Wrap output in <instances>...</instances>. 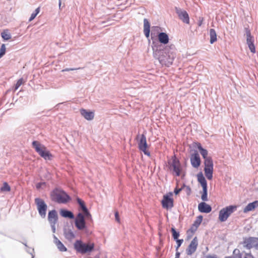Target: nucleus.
I'll list each match as a JSON object with an SVG mask.
<instances>
[{"mask_svg": "<svg viewBox=\"0 0 258 258\" xmlns=\"http://www.w3.org/2000/svg\"><path fill=\"white\" fill-rule=\"evenodd\" d=\"M151 46L154 57L157 59L162 65L169 67L172 64L175 55L169 49L173 50L174 48V45H170L169 46H166L164 47L163 45L159 44L158 42L154 41Z\"/></svg>", "mask_w": 258, "mask_h": 258, "instance_id": "nucleus-1", "label": "nucleus"}, {"mask_svg": "<svg viewBox=\"0 0 258 258\" xmlns=\"http://www.w3.org/2000/svg\"><path fill=\"white\" fill-rule=\"evenodd\" d=\"M52 201L58 204H66L71 200L70 196L60 188L55 187L50 193Z\"/></svg>", "mask_w": 258, "mask_h": 258, "instance_id": "nucleus-2", "label": "nucleus"}, {"mask_svg": "<svg viewBox=\"0 0 258 258\" xmlns=\"http://www.w3.org/2000/svg\"><path fill=\"white\" fill-rule=\"evenodd\" d=\"M74 223L76 227L80 231H83L85 233L88 234L90 233L87 227L89 223L92 221H88L86 218L85 214L79 212L74 218Z\"/></svg>", "mask_w": 258, "mask_h": 258, "instance_id": "nucleus-3", "label": "nucleus"}, {"mask_svg": "<svg viewBox=\"0 0 258 258\" xmlns=\"http://www.w3.org/2000/svg\"><path fill=\"white\" fill-rule=\"evenodd\" d=\"M74 247L77 252L85 254L93 251L94 244L91 242L85 243L81 240H77L74 244Z\"/></svg>", "mask_w": 258, "mask_h": 258, "instance_id": "nucleus-4", "label": "nucleus"}, {"mask_svg": "<svg viewBox=\"0 0 258 258\" xmlns=\"http://www.w3.org/2000/svg\"><path fill=\"white\" fill-rule=\"evenodd\" d=\"M32 146L41 157L45 160H50L51 159L52 155L44 145L37 141H33L32 143Z\"/></svg>", "mask_w": 258, "mask_h": 258, "instance_id": "nucleus-5", "label": "nucleus"}, {"mask_svg": "<svg viewBox=\"0 0 258 258\" xmlns=\"http://www.w3.org/2000/svg\"><path fill=\"white\" fill-rule=\"evenodd\" d=\"M198 182L201 184L203 188V192L201 196V199L203 201H207L208 199V185L207 180L202 172L197 174Z\"/></svg>", "mask_w": 258, "mask_h": 258, "instance_id": "nucleus-6", "label": "nucleus"}, {"mask_svg": "<svg viewBox=\"0 0 258 258\" xmlns=\"http://www.w3.org/2000/svg\"><path fill=\"white\" fill-rule=\"evenodd\" d=\"M35 204L37 207L39 216L42 218H45L46 216V212L47 210V205L45 201L41 198H36L34 200Z\"/></svg>", "mask_w": 258, "mask_h": 258, "instance_id": "nucleus-7", "label": "nucleus"}, {"mask_svg": "<svg viewBox=\"0 0 258 258\" xmlns=\"http://www.w3.org/2000/svg\"><path fill=\"white\" fill-rule=\"evenodd\" d=\"M236 209V206L230 205L222 209L219 214V219L221 222H225L230 215Z\"/></svg>", "mask_w": 258, "mask_h": 258, "instance_id": "nucleus-8", "label": "nucleus"}, {"mask_svg": "<svg viewBox=\"0 0 258 258\" xmlns=\"http://www.w3.org/2000/svg\"><path fill=\"white\" fill-rule=\"evenodd\" d=\"M169 169L173 171L176 176H180L181 172V166L179 160L174 155L172 157V161L168 162Z\"/></svg>", "mask_w": 258, "mask_h": 258, "instance_id": "nucleus-9", "label": "nucleus"}, {"mask_svg": "<svg viewBox=\"0 0 258 258\" xmlns=\"http://www.w3.org/2000/svg\"><path fill=\"white\" fill-rule=\"evenodd\" d=\"M204 172L206 177L209 180L213 178L214 164L211 157L204 160Z\"/></svg>", "mask_w": 258, "mask_h": 258, "instance_id": "nucleus-10", "label": "nucleus"}, {"mask_svg": "<svg viewBox=\"0 0 258 258\" xmlns=\"http://www.w3.org/2000/svg\"><path fill=\"white\" fill-rule=\"evenodd\" d=\"M244 247L247 249L255 248L258 249V237H249L243 238L242 242Z\"/></svg>", "mask_w": 258, "mask_h": 258, "instance_id": "nucleus-11", "label": "nucleus"}, {"mask_svg": "<svg viewBox=\"0 0 258 258\" xmlns=\"http://www.w3.org/2000/svg\"><path fill=\"white\" fill-rule=\"evenodd\" d=\"M245 35L246 36V44L247 45L251 52H255V47L254 44V38L251 35L250 30L248 28H245Z\"/></svg>", "mask_w": 258, "mask_h": 258, "instance_id": "nucleus-12", "label": "nucleus"}, {"mask_svg": "<svg viewBox=\"0 0 258 258\" xmlns=\"http://www.w3.org/2000/svg\"><path fill=\"white\" fill-rule=\"evenodd\" d=\"M172 193L170 192L163 196V199L161 201L162 207L167 210L170 209L173 207V199L171 198Z\"/></svg>", "mask_w": 258, "mask_h": 258, "instance_id": "nucleus-13", "label": "nucleus"}, {"mask_svg": "<svg viewBox=\"0 0 258 258\" xmlns=\"http://www.w3.org/2000/svg\"><path fill=\"white\" fill-rule=\"evenodd\" d=\"M175 13L177 15L178 18L183 23L186 24H189L190 20L189 16L187 12L184 10L179 8H175Z\"/></svg>", "mask_w": 258, "mask_h": 258, "instance_id": "nucleus-14", "label": "nucleus"}, {"mask_svg": "<svg viewBox=\"0 0 258 258\" xmlns=\"http://www.w3.org/2000/svg\"><path fill=\"white\" fill-rule=\"evenodd\" d=\"M77 202L80 206V210H81L83 212L82 213L85 214L86 216L87 220L88 221H93L92 216L87 207L86 206L85 202L78 197L77 198Z\"/></svg>", "mask_w": 258, "mask_h": 258, "instance_id": "nucleus-15", "label": "nucleus"}, {"mask_svg": "<svg viewBox=\"0 0 258 258\" xmlns=\"http://www.w3.org/2000/svg\"><path fill=\"white\" fill-rule=\"evenodd\" d=\"M198 245V241L197 237H195L191 240L190 244L188 246L187 249H186V254L188 255H191V254H192L196 251Z\"/></svg>", "mask_w": 258, "mask_h": 258, "instance_id": "nucleus-16", "label": "nucleus"}, {"mask_svg": "<svg viewBox=\"0 0 258 258\" xmlns=\"http://www.w3.org/2000/svg\"><path fill=\"white\" fill-rule=\"evenodd\" d=\"M190 163L192 166L196 168H198L200 166L201 160L197 151H195V152L191 154L190 157Z\"/></svg>", "mask_w": 258, "mask_h": 258, "instance_id": "nucleus-17", "label": "nucleus"}, {"mask_svg": "<svg viewBox=\"0 0 258 258\" xmlns=\"http://www.w3.org/2000/svg\"><path fill=\"white\" fill-rule=\"evenodd\" d=\"M158 38L157 39L159 44L165 45L169 42V36L165 32H159L157 35Z\"/></svg>", "mask_w": 258, "mask_h": 258, "instance_id": "nucleus-18", "label": "nucleus"}, {"mask_svg": "<svg viewBox=\"0 0 258 258\" xmlns=\"http://www.w3.org/2000/svg\"><path fill=\"white\" fill-rule=\"evenodd\" d=\"M194 147L199 150L204 160L210 158V157H208V151L203 148L201 143L199 142H195L194 143Z\"/></svg>", "mask_w": 258, "mask_h": 258, "instance_id": "nucleus-19", "label": "nucleus"}, {"mask_svg": "<svg viewBox=\"0 0 258 258\" xmlns=\"http://www.w3.org/2000/svg\"><path fill=\"white\" fill-rule=\"evenodd\" d=\"M204 202H201L199 204V211L201 213H209L212 211V207Z\"/></svg>", "mask_w": 258, "mask_h": 258, "instance_id": "nucleus-20", "label": "nucleus"}, {"mask_svg": "<svg viewBox=\"0 0 258 258\" xmlns=\"http://www.w3.org/2000/svg\"><path fill=\"white\" fill-rule=\"evenodd\" d=\"M150 23L146 18L144 19V33L146 37L148 39L149 42H150Z\"/></svg>", "mask_w": 258, "mask_h": 258, "instance_id": "nucleus-21", "label": "nucleus"}, {"mask_svg": "<svg viewBox=\"0 0 258 258\" xmlns=\"http://www.w3.org/2000/svg\"><path fill=\"white\" fill-rule=\"evenodd\" d=\"M48 220L49 223H57L58 215L55 210L49 211L48 213Z\"/></svg>", "mask_w": 258, "mask_h": 258, "instance_id": "nucleus-22", "label": "nucleus"}, {"mask_svg": "<svg viewBox=\"0 0 258 258\" xmlns=\"http://www.w3.org/2000/svg\"><path fill=\"white\" fill-rule=\"evenodd\" d=\"M80 113L82 116L88 120H91L94 118V113L91 111L81 109H80Z\"/></svg>", "mask_w": 258, "mask_h": 258, "instance_id": "nucleus-23", "label": "nucleus"}, {"mask_svg": "<svg viewBox=\"0 0 258 258\" xmlns=\"http://www.w3.org/2000/svg\"><path fill=\"white\" fill-rule=\"evenodd\" d=\"M63 234L65 238L70 241L76 237L75 234L72 229L70 228H64L63 229Z\"/></svg>", "mask_w": 258, "mask_h": 258, "instance_id": "nucleus-24", "label": "nucleus"}, {"mask_svg": "<svg viewBox=\"0 0 258 258\" xmlns=\"http://www.w3.org/2000/svg\"><path fill=\"white\" fill-rule=\"evenodd\" d=\"M59 213L60 216L62 217L69 218L70 219H74L75 218V216L73 213L67 209H60Z\"/></svg>", "mask_w": 258, "mask_h": 258, "instance_id": "nucleus-25", "label": "nucleus"}, {"mask_svg": "<svg viewBox=\"0 0 258 258\" xmlns=\"http://www.w3.org/2000/svg\"><path fill=\"white\" fill-rule=\"evenodd\" d=\"M147 147L148 145L146 136L144 134H142L138 143V148L140 150L142 151V150L147 149Z\"/></svg>", "mask_w": 258, "mask_h": 258, "instance_id": "nucleus-26", "label": "nucleus"}, {"mask_svg": "<svg viewBox=\"0 0 258 258\" xmlns=\"http://www.w3.org/2000/svg\"><path fill=\"white\" fill-rule=\"evenodd\" d=\"M54 238V242L56 244L57 248L60 251H66L67 248L56 237L55 235H53Z\"/></svg>", "mask_w": 258, "mask_h": 258, "instance_id": "nucleus-27", "label": "nucleus"}, {"mask_svg": "<svg viewBox=\"0 0 258 258\" xmlns=\"http://www.w3.org/2000/svg\"><path fill=\"white\" fill-rule=\"evenodd\" d=\"M258 207V201H255L253 202L248 204V205L244 208V213H247L254 210Z\"/></svg>", "mask_w": 258, "mask_h": 258, "instance_id": "nucleus-28", "label": "nucleus"}, {"mask_svg": "<svg viewBox=\"0 0 258 258\" xmlns=\"http://www.w3.org/2000/svg\"><path fill=\"white\" fill-rule=\"evenodd\" d=\"M160 28L159 26H153L152 27L151 33V39L152 40V45H153V41L158 42L157 38H156L157 35L156 32H157V34L159 33V31Z\"/></svg>", "mask_w": 258, "mask_h": 258, "instance_id": "nucleus-29", "label": "nucleus"}, {"mask_svg": "<svg viewBox=\"0 0 258 258\" xmlns=\"http://www.w3.org/2000/svg\"><path fill=\"white\" fill-rule=\"evenodd\" d=\"M209 33H210V43L213 44L217 40V34H216V31L214 29H210Z\"/></svg>", "mask_w": 258, "mask_h": 258, "instance_id": "nucleus-30", "label": "nucleus"}, {"mask_svg": "<svg viewBox=\"0 0 258 258\" xmlns=\"http://www.w3.org/2000/svg\"><path fill=\"white\" fill-rule=\"evenodd\" d=\"M203 216L202 215L198 216L196 220L194 221V223L192 224L193 226L196 227V229H197L198 227L201 224L202 220H203Z\"/></svg>", "mask_w": 258, "mask_h": 258, "instance_id": "nucleus-31", "label": "nucleus"}, {"mask_svg": "<svg viewBox=\"0 0 258 258\" xmlns=\"http://www.w3.org/2000/svg\"><path fill=\"white\" fill-rule=\"evenodd\" d=\"M171 231L172 233V236L174 240H176L178 239V237L180 235L179 232L177 231L174 227H172L171 229Z\"/></svg>", "mask_w": 258, "mask_h": 258, "instance_id": "nucleus-32", "label": "nucleus"}, {"mask_svg": "<svg viewBox=\"0 0 258 258\" xmlns=\"http://www.w3.org/2000/svg\"><path fill=\"white\" fill-rule=\"evenodd\" d=\"M1 36L5 40H8L11 38V35L8 31H4L1 33Z\"/></svg>", "mask_w": 258, "mask_h": 258, "instance_id": "nucleus-33", "label": "nucleus"}, {"mask_svg": "<svg viewBox=\"0 0 258 258\" xmlns=\"http://www.w3.org/2000/svg\"><path fill=\"white\" fill-rule=\"evenodd\" d=\"M10 190L11 187L9 185V184L6 182H5L3 183V186L1 187V190L2 191H10Z\"/></svg>", "mask_w": 258, "mask_h": 258, "instance_id": "nucleus-34", "label": "nucleus"}, {"mask_svg": "<svg viewBox=\"0 0 258 258\" xmlns=\"http://www.w3.org/2000/svg\"><path fill=\"white\" fill-rule=\"evenodd\" d=\"M40 12V8L38 7L37 8V9H35V11L33 12L31 15V16L29 18V21H32L36 17V16L38 14V13H39Z\"/></svg>", "mask_w": 258, "mask_h": 258, "instance_id": "nucleus-35", "label": "nucleus"}, {"mask_svg": "<svg viewBox=\"0 0 258 258\" xmlns=\"http://www.w3.org/2000/svg\"><path fill=\"white\" fill-rule=\"evenodd\" d=\"M233 254L235 257L241 258L243 256L240 250L237 248L233 250Z\"/></svg>", "mask_w": 258, "mask_h": 258, "instance_id": "nucleus-36", "label": "nucleus"}, {"mask_svg": "<svg viewBox=\"0 0 258 258\" xmlns=\"http://www.w3.org/2000/svg\"><path fill=\"white\" fill-rule=\"evenodd\" d=\"M24 82L23 78L19 79L14 86V91H16Z\"/></svg>", "mask_w": 258, "mask_h": 258, "instance_id": "nucleus-37", "label": "nucleus"}, {"mask_svg": "<svg viewBox=\"0 0 258 258\" xmlns=\"http://www.w3.org/2000/svg\"><path fill=\"white\" fill-rule=\"evenodd\" d=\"M6 53V46L5 44H3L1 45L0 49V58L3 56Z\"/></svg>", "mask_w": 258, "mask_h": 258, "instance_id": "nucleus-38", "label": "nucleus"}, {"mask_svg": "<svg viewBox=\"0 0 258 258\" xmlns=\"http://www.w3.org/2000/svg\"><path fill=\"white\" fill-rule=\"evenodd\" d=\"M175 240L177 243V246H176V250H177L179 247L181 245L182 243H183V240L182 239H177Z\"/></svg>", "mask_w": 258, "mask_h": 258, "instance_id": "nucleus-39", "label": "nucleus"}, {"mask_svg": "<svg viewBox=\"0 0 258 258\" xmlns=\"http://www.w3.org/2000/svg\"><path fill=\"white\" fill-rule=\"evenodd\" d=\"M26 251L28 253H29L32 255V258L34 257V255L33 254L34 252V248H31L30 247H27Z\"/></svg>", "mask_w": 258, "mask_h": 258, "instance_id": "nucleus-40", "label": "nucleus"}, {"mask_svg": "<svg viewBox=\"0 0 258 258\" xmlns=\"http://www.w3.org/2000/svg\"><path fill=\"white\" fill-rule=\"evenodd\" d=\"M204 21V18L202 17H200L198 20V25L199 27H201L203 23V21Z\"/></svg>", "mask_w": 258, "mask_h": 258, "instance_id": "nucleus-41", "label": "nucleus"}, {"mask_svg": "<svg viewBox=\"0 0 258 258\" xmlns=\"http://www.w3.org/2000/svg\"><path fill=\"white\" fill-rule=\"evenodd\" d=\"M80 69V68H66V69L62 70V72H69L70 71L76 70H78Z\"/></svg>", "mask_w": 258, "mask_h": 258, "instance_id": "nucleus-42", "label": "nucleus"}, {"mask_svg": "<svg viewBox=\"0 0 258 258\" xmlns=\"http://www.w3.org/2000/svg\"><path fill=\"white\" fill-rule=\"evenodd\" d=\"M56 223H50V226H51V229H52V231L53 233H55V231H56V228H55V224H56Z\"/></svg>", "mask_w": 258, "mask_h": 258, "instance_id": "nucleus-43", "label": "nucleus"}, {"mask_svg": "<svg viewBox=\"0 0 258 258\" xmlns=\"http://www.w3.org/2000/svg\"><path fill=\"white\" fill-rule=\"evenodd\" d=\"M182 190V188H179L176 187L174 189V193L177 195H178Z\"/></svg>", "mask_w": 258, "mask_h": 258, "instance_id": "nucleus-44", "label": "nucleus"}, {"mask_svg": "<svg viewBox=\"0 0 258 258\" xmlns=\"http://www.w3.org/2000/svg\"><path fill=\"white\" fill-rule=\"evenodd\" d=\"M45 184V182H38L37 183L36 186L37 189H39L41 187L42 185Z\"/></svg>", "mask_w": 258, "mask_h": 258, "instance_id": "nucleus-45", "label": "nucleus"}, {"mask_svg": "<svg viewBox=\"0 0 258 258\" xmlns=\"http://www.w3.org/2000/svg\"><path fill=\"white\" fill-rule=\"evenodd\" d=\"M141 151H142L145 155L148 156H150V153L147 150V149H144V150H142Z\"/></svg>", "mask_w": 258, "mask_h": 258, "instance_id": "nucleus-46", "label": "nucleus"}, {"mask_svg": "<svg viewBox=\"0 0 258 258\" xmlns=\"http://www.w3.org/2000/svg\"><path fill=\"white\" fill-rule=\"evenodd\" d=\"M205 258H218L216 254L213 255H207L206 256Z\"/></svg>", "mask_w": 258, "mask_h": 258, "instance_id": "nucleus-47", "label": "nucleus"}, {"mask_svg": "<svg viewBox=\"0 0 258 258\" xmlns=\"http://www.w3.org/2000/svg\"><path fill=\"white\" fill-rule=\"evenodd\" d=\"M115 220L117 222H119V214H118V213L117 212H115Z\"/></svg>", "mask_w": 258, "mask_h": 258, "instance_id": "nucleus-48", "label": "nucleus"}, {"mask_svg": "<svg viewBox=\"0 0 258 258\" xmlns=\"http://www.w3.org/2000/svg\"><path fill=\"white\" fill-rule=\"evenodd\" d=\"M197 229H196V227L194 226L193 225H192L191 228H190V229H189V230L191 231V232L194 233L197 230Z\"/></svg>", "mask_w": 258, "mask_h": 258, "instance_id": "nucleus-49", "label": "nucleus"}, {"mask_svg": "<svg viewBox=\"0 0 258 258\" xmlns=\"http://www.w3.org/2000/svg\"><path fill=\"white\" fill-rule=\"evenodd\" d=\"M180 254V253L177 251L175 253V258H179Z\"/></svg>", "mask_w": 258, "mask_h": 258, "instance_id": "nucleus-50", "label": "nucleus"}, {"mask_svg": "<svg viewBox=\"0 0 258 258\" xmlns=\"http://www.w3.org/2000/svg\"><path fill=\"white\" fill-rule=\"evenodd\" d=\"M187 195H189L190 192V188L189 186H186Z\"/></svg>", "mask_w": 258, "mask_h": 258, "instance_id": "nucleus-51", "label": "nucleus"}, {"mask_svg": "<svg viewBox=\"0 0 258 258\" xmlns=\"http://www.w3.org/2000/svg\"><path fill=\"white\" fill-rule=\"evenodd\" d=\"M60 6H61V1L59 0V8L60 7Z\"/></svg>", "mask_w": 258, "mask_h": 258, "instance_id": "nucleus-52", "label": "nucleus"}, {"mask_svg": "<svg viewBox=\"0 0 258 258\" xmlns=\"http://www.w3.org/2000/svg\"><path fill=\"white\" fill-rule=\"evenodd\" d=\"M23 244L26 247V248L28 247L26 243H23Z\"/></svg>", "mask_w": 258, "mask_h": 258, "instance_id": "nucleus-53", "label": "nucleus"}, {"mask_svg": "<svg viewBox=\"0 0 258 258\" xmlns=\"http://www.w3.org/2000/svg\"><path fill=\"white\" fill-rule=\"evenodd\" d=\"M241 258H248V257L246 256H242Z\"/></svg>", "mask_w": 258, "mask_h": 258, "instance_id": "nucleus-54", "label": "nucleus"}, {"mask_svg": "<svg viewBox=\"0 0 258 258\" xmlns=\"http://www.w3.org/2000/svg\"><path fill=\"white\" fill-rule=\"evenodd\" d=\"M47 174L49 176L50 175V173L49 172H47Z\"/></svg>", "mask_w": 258, "mask_h": 258, "instance_id": "nucleus-55", "label": "nucleus"}, {"mask_svg": "<svg viewBox=\"0 0 258 258\" xmlns=\"http://www.w3.org/2000/svg\"><path fill=\"white\" fill-rule=\"evenodd\" d=\"M226 258H230V257H226Z\"/></svg>", "mask_w": 258, "mask_h": 258, "instance_id": "nucleus-56", "label": "nucleus"}]
</instances>
